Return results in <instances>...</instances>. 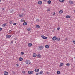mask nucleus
Masks as SVG:
<instances>
[{"label":"nucleus","instance_id":"nucleus-1","mask_svg":"<svg viewBox=\"0 0 75 75\" xmlns=\"http://www.w3.org/2000/svg\"><path fill=\"white\" fill-rule=\"evenodd\" d=\"M39 48L40 50H43L44 49V46H39Z\"/></svg>","mask_w":75,"mask_h":75},{"label":"nucleus","instance_id":"nucleus-2","mask_svg":"<svg viewBox=\"0 0 75 75\" xmlns=\"http://www.w3.org/2000/svg\"><path fill=\"white\" fill-rule=\"evenodd\" d=\"M26 64H28V65H29V64H31V62L29 60H28L26 61Z\"/></svg>","mask_w":75,"mask_h":75},{"label":"nucleus","instance_id":"nucleus-3","mask_svg":"<svg viewBox=\"0 0 75 75\" xmlns=\"http://www.w3.org/2000/svg\"><path fill=\"white\" fill-rule=\"evenodd\" d=\"M19 16L20 17H24V16H25V14L24 13L20 14H19Z\"/></svg>","mask_w":75,"mask_h":75},{"label":"nucleus","instance_id":"nucleus-4","mask_svg":"<svg viewBox=\"0 0 75 75\" xmlns=\"http://www.w3.org/2000/svg\"><path fill=\"white\" fill-rule=\"evenodd\" d=\"M38 4L40 5L42 4V2L41 1H38Z\"/></svg>","mask_w":75,"mask_h":75},{"label":"nucleus","instance_id":"nucleus-5","mask_svg":"<svg viewBox=\"0 0 75 75\" xmlns=\"http://www.w3.org/2000/svg\"><path fill=\"white\" fill-rule=\"evenodd\" d=\"M41 37L43 38V39H47V37H45L44 35H42Z\"/></svg>","mask_w":75,"mask_h":75},{"label":"nucleus","instance_id":"nucleus-6","mask_svg":"<svg viewBox=\"0 0 75 75\" xmlns=\"http://www.w3.org/2000/svg\"><path fill=\"white\" fill-rule=\"evenodd\" d=\"M28 73L29 74H33V71H28Z\"/></svg>","mask_w":75,"mask_h":75},{"label":"nucleus","instance_id":"nucleus-7","mask_svg":"<svg viewBox=\"0 0 75 75\" xmlns=\"http://www.w3.org/2000/svg\"><path fill=\"white\" fill-rule=\"evenodd\" d=\"M6 38H10L11 37V35H7L6 36Z\"/></svg>","mask_w":75,"mask_h":75},{"label":"nucleus","instance_id":"nucleus-8","mask_svg":"<svg viewBox=\"0 0 75 75\" xmlns=\"http://www.w3.org/2000/svg\"><path fill=\"white\" fill-rule=\"evenodd\" d=\"M2 27H6L7 26V23H5L2 25Z\"/></svg>","mask_w":75,"mask_h":75},{"label":"nucleus","instance_id":"nucleus-9","mask_svg":"<svg viewBox=\"0 0 75 75\" xmlns=\"http://www.w3.org/2000/svg\"><path fill=\"white\" fill-rule=\"evenodd\" d=\"M52 40L53 41H55V40H57V37H56V36L53 37Z\"/></svg>","mask_w":75,"mask_h":75},{"label":"nucleus","instance_id":"nucleus-10","mask_svg":"<svg viewBox=\"0 0 75 75\" xmlns=\"http://www.w3.org/2000/svg\"><path fill=\"white\" fill-rule=\"evenodd\" d=\"M4 75H7L8 74V73L6 71H4Z\"/></svg>","mask_w":75,"mask_h":75},{"label":"nucleus","instance_id":"nucleus-11","mask_svg":"<svg viewBox=\"0 0 75 75\" xmlns=\"http://www.w3.org/2000/svg\"><path fill=\"white\" fill-rule=\"evenodd\" d=\"M28 46L30 47H32V46H33V44L31 43H28Z\"/></svg>","mask_w":75,"mask_h":75},{"label":"nucleus","instance_id":"nucleus-12","mask_svg":"<svg viewBox=\"0 0 75 75\" xmlns=\"http://www.w3.org/2000/svg\"><path fill=\"white\" fill-rule=\"evenodd\" d=\"M35 72H39V69H36L35 70Z\"/></svg>","mask_w":75,"mask_h":75},{"label":"nucleus","instance_id":"nucleus-13","mask_svg":"<svg viewBox=\"0 0 75 75\" xmlns=\"http://www.w3.org/2000/svg\"><path fill=\"white\" fill-rule=\"evenodd\" d=\"M33 57L34 58H35L37 57V54L35 53H34L33 54Z\"/></svg>","mask_w":75,"mask_h":75},{"label":"nucleus","instance_id":"nucleus-14","mask_svg":"<svg viewBox=\"0 0 75 75\" xmlns=\"http://www.w3.org/2000/svg\"><path fill=\"white\" fill-rule=\"evenodd\" d=\"M66 17L67 18H71V16L69 15H67L66 16Z\"/></svg>","mask_w":75,"mask_h":75},{"label":"nucleus","instance_id":"nucleus-15","mask_svg":"<svg viewBox=\"0 0 75 75\" xmlns=\"http://www.w3.org/2000/svg\"><path fill=\"white\" fill-rule=\"evenodd\" d=\"M63 13V11L61 10L59 12V14H62Z\"/></svg>","mask_w":75,"mask_h":75},{"label":"nucleus","instance_id":"nucleus-16","mask_svg":"<svg viewBox=\"0 0 75 75\" xmlns=\"http://www.w3.org/2000/svg\"><path fill=\"white\" fill-rule=\"evenodd\" d=\"M59 1L61 2V3H63V2H64L65 1V0H59Z\"/></svg>","mask_w":75,"mask_h":75},{"label":"nucleus","instance_id":"nucleus-17","mask_svg":"<svg viewBox=\"0 0 75 75\" xmlns=\"http://www.w3.org/2000/svg\"><path fill=\"white\" fill-rule=\"evenodd\" d=\"M69 3H70V4H73V1H69Z\"/></svg>","mask_w":75,"mask_h":75},{"label":"nucleus","instance_id":"nucleus-18","mask_svg":"<svg viewBox=\"0 0 75 75\" xmlns=\"http://www.w3.org/2000/svg\"><path fill=\"white\" fill-rule=\"evenodd\" d=\"M27 30L28 31H30L31 30V28H28Z\"/></svg>","mask_w":75,"mask_h":75},{"label":"nucleus","instance_id":"nucleus-19","mask_svg":"<svg viewBox=\"0 0 75 75\" xmlns=\"http://www.w3.org/2000/svg\"><path fill=\"white\" fill-rule=\"evenodd\" d=\"M19 60L20 61H21L23 60V58L22 57H20L19 58Z\"/></svg>","mask_w":75,"mask_h":75},{"label":"nucleus","instance_id":"nucleus-20","mask_svg":"<svg viewBox=\"0 0 75 75\" xmlns=\"http://www.w3.org/2000/svg\"><path fill=\"white\" fill-rule=\"evenodd\" d=\"M56 40L58 41H60V38H57Z\"/></svg>","mask_w":75,"mask_h":75},{"label":"nucleus","instance_id":"nucleus-21","mask_svg":"<svg viewBox=\"0 0 75 75\" xmlns=\"http://www.w3.org/2000/svg\"><path fill=\"white\" fill-rule=\"evenodd\" d=\"M23 24L24 25H27V23L26 22H24L23 23Z\"/></svg>","mask_w":75,"mask_h":75},{"label":"nucleus","instance_id":"nucleus-22","mask_svg":"<svg viewBox=\"0 0 75 75\" xmlns=\"http://www.w3.org/2000/svg\"><path fill=\"white\" fill-rule=\"evenodd\" d=\"M39 75H41L43 74V71H40L39 72Z\"/></svg>","mask_w":75,"mask_h":75},{"label":"nucleus","instance_id":"nucleus-23","mask_svg":"<svg viewBox=\"0 0 75 75\" xmlns=\"http://www.w3.org/2000/svg\"><path fill=\"white\" fill-rule=\"evenodd\" d=\"M41 55L40 54H38V57L39 58H41Z\"/></svg>","mask_w":75,"mask_h":75},{"label":"nucleus","instance_id":"nucleus-24","mask_svg":"<svg viewBox=\"0 0 75 75\" xmlns=\"http://www.w3.org/2000/svg\"><path fill=\"white\" fill-rule=\"evenodd\" d=\"M47 3L48 4H51V1L50 0H49L48 1Z\"/></svg>","mask_w":75,"mask_h":75},{"label":"nucleus","instance_id":"nucleus-25","mask_svg":"<svg viewBox=\"0 0 75 75\" xmlns=\"http://www.w3.org/2000/svg\"><path fill=\"white\" fill-rule=\"evenodd\" d=\"M10 13H13V11H13L12 9H10Z\"/></svg>","mask_w":75,"mask_h":75},{"label":"nucleus","instance_id":"nucleus-26","mask_svg":"<svg viewBox=\"0 0 75 75\" xmlns=\"http://www.w3.org/2000/svg\"><path fill=\"white\" fill-rule=\"evenodd\" d=\"M45 48H49V46L47 45H46Z\"/></svg>","mask_w":75,"mask_h":75},{"label":"nucleus","instance_id":"nucleus-27","mask_svg":"<svg viewBox=\"0 0 75 75\" xmlns=\"http://www.w3.org/2000/svg\"><path fill=\"white\" fill-rule=\"evenodd\" d=\"M66 65L67 67H69V65H70V64H69V63H67L66 64Z\"/></svg>","mask_w":75,"mask_h":75},{"label":"nucleus","instance_id":"nucleus-28","mask_svg":"<svg viewBox=\"0 0 75 75\" xmlns=\"http://www.w3.org/2000/svg\"><path fill=\"white\" fill-rule=\"evenodd\" d=\"M57 74H60V71H58L57 72Z\"/></svg>","mask_w":75,"mask_h":75},{"label":"nucleus","instance_id":"nucleus-29","mask_svg":"<svg viewBox=\"0 0 75 75\" xmlns=\"http://www.w3.org/2000/svg\"><path fill=\"white\" fill-rule=\"evenodd\" d=\"M60 65V66H62L63 65H64V63H61Z\"/></svg>","mask_w":75,"mask_h":75},{"label":"nucleus","instance_id":"nucleus-30","mask_svg":"<svg viewBox=\"0 0 75 75\" xmlns=\"http://www.w3.org/2000/svg\"><path fill=\"white\" fill-rule=\"evenodd\" d=\"M36 27L37 28H40V26L39 25H37L36 26Z\"/></svg>","mask_w":75,"mask_h":75},{"label":"nucleus","instance_id":"nucleus-31","mask_svg":"<svg viewBox=\"0 0 75 75\" xmlns=\"http://www.w3.org/2000/svg\"><path fill=\"white\" fill-rule=\"evenodd\" d=\"M21 55H23L24 54V52H21Z\"/></svg>","mask_w":75,"mask_h":75},{"label":"nucleus","instance_id":"nucleus-32","mask_svg":"<svg viewBox=\"0 0 75 75\" xmlns=\"http://www.w3.org/2000/svg\"><path fill=\"white\" fill-rule=\"evenodd\" d=\"M20 21L21 22H23V21H24V20H23V19H21Z\"/></svg>","mask_w":75,"mask_h":75},{"label":"nucleus","instance_id":"nucleus-33","mask_svg":"<svg viewBox=\"0 0 75 75\" xmlns=\"http://www.w3.org/2000/svg\"><path fill=\"white\" fill-rule=\"evenodd\" d=\"M10 24H13V22L12 21H10L9 23Z\"/></svg>","mask_w":75,"mask_h":75},{"label":"nucleus","instance_id":"nucleus-34","mask_svg":"<svg viewBox=\"0 0 75 75\" xmlns=\"http://www.w3.org/2000/svg\"><path fill=\"white\" fill-rule=\"evenodd\" d=\"M59 29H60V28L59 27L57 28V30H59Z\"/></svg>","mask_w":75,"mask_h":75},{"label":"nucleus","instance_id":"nucleus-35","mask_svg":"<svg viewBox=\"0 0 75 75\" xmlns=\"http://www.w3.org/2000/svg\"><path fill=\"white\" fill-rule=\"evenodd\" d=\"M14 39L15 40H17V38H15Z\"/></svg>","mask_w":75,"mask_h":75},{"label":"nucleus","instance_id":"nucleus-36","mask_svg":"<svg viewBox=\"0 0 75 75\" xmlns=\"http://www.w3.org/2000/svg\"><path fill=\"white\" fill-rule=\"evenodd\" d=\"M17 24V23H15L13 24V25H16Z\"/></svg>","mask_w":75,"mask_h":75},{"label":"nucleus","instance_id":"nucleus-37","mask_svg":"<svg viewBox=\"0 0 75 75\" xmlns=\"http://www.w3.org/2000/svg\"><path fill=\"white\" fill-rule=\"evenodd\" d=\"M2 30V28H0V31Z\"/></svg>","mask_w":75,"mask_h":75},{"label":"nucleus","instance_id":"nucleus-38","mask_svg":"<svg viewBox=\"0 0 75 75\" xmlns=\"http://www.w3.org/2000/svg\"><path fill=\"white\" fill-rule=\"evenodd\" d=\"M23 74H25V71H23L22 72Z\"/></svg>","mask_w":75,"mask_h":75},{"label":"nucleus","instance_id":"nucleus-39","mask_svg":"<svg viewBox=\"0 0 75 75\" xmlns=\"http://www.w3.org/2000/svg\"><path fill=\"white\" fill-rule=\"evenodd\" d=\"M36 75H40L39 72L38 73H37L36 74Z\"/></svg>","mask_w":75,"mask_h":75},{"label":"nucleus","instance_id":"nucleus-40","mask_svg":"<svg viewBox=\"0 0 75 75\" xmlns=\"http://www.w3.org/2000/svg\"><path fill=\"white\" fill-rule=\"evenodd\" d=\"M12 74H15V72L14 71H12Z\"/></svg>","mask_w":75,"mask_h":75},{"label":"nucleus","instance_id":"nucleus-41","mask_svg":"<svg viewBox=\"0 0 75 75\" xmlns=\"http://www.w3.org/2000/svg\"><path fill=\"white\" fill-rule=\"evenodd\" d=\"M16 65L17 66V67H18L19 66V65L18 64H16Z\"/></svg>","mask_w":75,"mask_h":75},{"label":"nucleus","instance_id":"nucleus-42","mask_svg":"<svg viewBox=\"0 0 75 75\" xmlns=\"http://www.w3.org/2000/svg\"><path fill=\"white\" fill-rule=\"evenodd\" d=\"M12 32V31H11V30H10L9 31V33H11Z\"/></svg>","mask_w":75,"mask_h":75},{"label":"nucleus","instance_id":"nucleus-43","mask_svg":"<svg viewBox=\"0 0 75 75\" xmlns=\"http://www.w3.org/2000/svg\"><path fill=\"white\" fill-rule=\"evenodd\" d=\"M53 15H55V12L53 13Z\"/></svg>","mask_w":75,"mask_h":75},{"label":"nucleus","instance_id":"nucleus-44","mask_svg":"<svg viewBox=\"0 0 75 75\" xmlns=\"http://www.w3.org/2000/svg\"><path fill=\"white\" fill-rule=\"evenodd\" d=\"M36 21H39V19H36Z\"/></svg>","mask_w":75,"mask_h":75},{"label":"nucleus","instance_id":"nucleus-45","mask_svg":"<svg viewBox=\"0 0 75 75\" xmlns=\"http://www.w3.org/2000/svg\"><path fill=\"white\" fill-rule=\"evenodd\" d=\"M65 40H66V41H67V40H68L67 38H65Z\"/></svg>","mask_w":75,"mask_h":75},{"label":"nucleus","instance_id":"nucleus-46","mask_svg":"<svg viewBox=\"0 0 75 75\" xmlns=\"http://www.w3.org/2000/svg\"><path fill=\"white\" fill-rule=\"evenodd\" d=\"M13 42H14V41H13V40H12L11 41V43H13Z\"/></svg>","mask_w":75,"mask_h":75},{"label":"nucleus","instance_id":"nucleus-47","mask_svg":"<svg viewBox=\"0 0 75 75\" xmlns=\"http://www.w3.org/2000/svg\"><path fill=\"white\" fill-rule=\"evenodd\" d=\"M47 11H50V9H48Z\"/></svg>","mask_w":75,"mask_h":75},{"label":"nucleus","instance_id":"nucleus-48","mask_svg":"<svg viewBox=\"0 0 75 75\" xmlns=\"http://www.w3.org/2000/svg\"><path fill=\"white\" fill-rule=\"evenodd\" d=\"M47 74H49V72H47Z\"/></svg>","mask_w":75,"mask_h":75},{"label":"nucleus","instance_id":"nucleus-49","mask_svg":"<svg viewBox=\"0 0 75 75\" xmlns=\"http://www.w3.org/2000/svg\"><path fill=\"white\" fill-rule=\"evenodd\" d=\"M74 13H75V10H74Z\"/></svg>","mask_w":75,"mask_h":75},{"label":"nucleus","instance_id":"nucleus-50","mask_svg":"<svg viewBox=\"0 0 75 75\" xmlns=\"http://www.w3.org/2000/svg\"><path fill=\"white\" fill-rule=\"evenodd\" d=\"M2 10H4V8H3L2 9Z\"/></svg>","mask_w":75,"mask_h":75},{"label":"nucleus","instance_id":"nucleus-51","mask_svg":"<svg viewBox=\"0 0 75 75\" xmlns=\"http://www.w3.org/2000/svg\"><path fill=\"white\" fill-rule=\"evenodd\" d=\"M15 43H16V42L15 41Z\"/></svg>","mask_w":75,"mask_h":75},{"label":"nucleus","instance_id":"nucleus-52","mask_svg":"<svg viewBox=\"0 0 75 75\" xmlns=\"http://www.w3.org/2000/svg\"><path fill=\"white\" fill-rule=\"evenodd\" d=\"M0 2H1V0H0Z\"/></svg>","mask_w":75,"mask_h":75}]
</instances>
